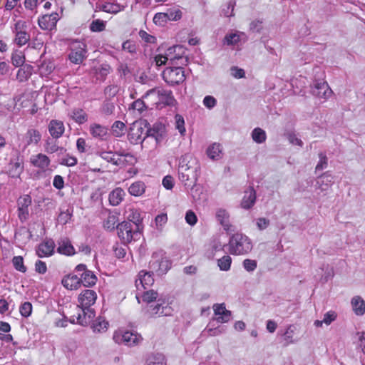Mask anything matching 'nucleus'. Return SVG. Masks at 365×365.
<instances>
[{"instance_id": "obj_1", "label": "nucleus", "mask_w": 365, "mask_h": 365, "mask_svg": "<svg viewBox=\"0 0 365 365\" xmlns=\"http://www.w3.org/2000/svg\"><path fill=\"white\" fill-rule=\"evenodd\" d=\"M178 175L182 182L188 180L197 182L200 175V165L197 160L190 155L182 156L179 163Z\"/></svg>"}, {"instance_id": "obj_2", "label": "nucleus", "mask_w": 365, "mask_h": 365, "mask_svg": "<svg viewBox=\"0 0 365 365\" xmlns=\"http://www.w3.org/2000/svg\"><path fill=\"white\" fill-rule=\"evenodd\" d=\"M228 251L232 255H246L252 248L253 244L250 238L242 233L233 234L228 242Z\"/></svg>"}, {"instance_id": "obj_3", "label": "nucleus", "mask_w": 365, "mask_h": 365, "mask_svg": "<svg viewBox=\"0 0 365 365\" xmlns=\"http://www.w3.org/2000/svg\"><path fill=\"white\" fill-rule=\"evenodd\" d=\"M171 265V261L162 250L153 252L149 262V269L158 276L165 274L170 269Z\"/></svg>"}, {"instance_id": "obj_4", "label": "nucleus", "mask_w": 365, "mask_h": 365, "mask_svg": "<svg viewBox=\"0 0 365 365\" xmlns=\"http://www.w3.org/2000/svg\"><path fill=\"white\" fill-rule=\"evenodd\" d=\"M149 123L147 120H137L133 123L128 133V139L131 144L142 143L146 138L145 129Z\"/></svg>"}, {"instance_id": "obj_5", "label": "nucleus", "mask_w": 365, "mask_h": 365, "mask_svg": "<svg viewBox=\"0 0 365 365\" xmlns=\"http://www.w3.org/2000/svg\"><path fill=\"white\" fill-rule=\"evenodd\" d=\"M133 227L131 222L126 221L118 223L116 226L118 236L123 243H130L140 237V232L134 230Z\"/></svg>"}, {"instance_id": "obj_6", "label": "nucleus", "mask_w": 365, "mask_h": 365, "mask_svg": "<svg viewBox=\"0 0 365 365\" xmlns=\"http://www.w3.org/2000/svg\"><path fill=\"white\" fill-rule=\"evenodd\" d=\"M163 78L170 86L178 85L185 79L184 68L180 66L167 68L163 72Z\"/></svg>"}, {"instance_id": "obj_7", "label": "nucleus", "mask_w": 365, "mask_h": 365, "mask_svg": "<svg viewBox=\"0 0 365 365\" xmlns=\"http://www.w3.org/2000/svg\"><path fill=\"white\" fill-rule=\"evenodd\" d=\"M143 339L138 333L133 331L115 332L113 340L118 344H123L128 346L138 344Z\"/></svg>"}, {"instance_id": "obj_8", "label": "nucleus", "mask_w": 365, "mask_h": 365, "mask_svg": "<svg viewBox=\"0 0 365 365\" xmlns=\"http://www.w3.org/2000/svg\"><path fill=\"white\" fill-rule=\"evenodd\" d=\"M86 45L83 42L76 41L71 45L68 58L75 64H81L86 58Z\"/></svg>"}, {"instance_id": "obj_9", "label": "nucleus", "mask_w": 365, "mask_h": 365, "mask_svg": "<svg viewBox=\"0 0 365 365\" xmlns=\"http://www.w3.org/2000/svg\"><path fill=\"white\" fill-rule=\"evenodd\" d=\"M147 314L150 317L170 316L172 314V308L166 304L165 301L158 299L155 305L148 304L147 307Z\"/></svg>"}, {"instance_id": "obj_10", "label": "nucleus", "mask_w": 365, "mask_h": 365, "mask_svg": "<svg viewBox=\"0 0 365 365\" xmlns=\"http://www.w3.org/2000/svg\"><path fill=\"white\" fill-rule=\"evenodd\" d=\"M146 94H156L158 97L159 105L170 106L173 105L175 101L173 93L170 90L160 88H155L149 90Z\"/></svg>"}, {"instance_id": "obj_11", "label": "nucleus", "mask_w": 365, "mask_h": 365, "mask_svg": "<svg viewBox=\"0 0 365 365\" xmlns=\"http://www.w3.org/2000/svg\"><path fill=\"white\" fill-rule=\"evenodd\" d=\"M24 160L20 156L12 158L8 168V174L11 178H19L24 172Z\"/></svg>"}, {"instance_id": "obj_12", "label": "nucleus", "mask_w": 365, "mask_h": 365, "mask_svg": "<svg viewBox=\"0 0 365 365\" xmlns=\"http://www.w3.org/2000/svg\"><path fill=\"white\" fill-rule=\"evenodd\" d=\"M19 217L21 222L26 220L29 215V207L31 205V197L24 195L17 201Z\"/></svg>"}, {"instance_id": "obj_13", "label": "nucleus", "mask_w": 365, "mask_h": 365, "mask_svg": "<svg viewBox=\"0 0 365 365\" xmlns=\"http://www.w3.org/2000/svg\"><path fill=\"white\" fill-rule=\"evenodd\" d=\"M312 93L319 98L327 99L332 93L328 83L323 81H316L312 88Z\"/></svg>"}, {"instance_id": "obj_14", "label": "nucleus", "mask_w": 365, "mask_h": 365, "mask_svg": "<svg viewBox=\"0 0 365 365\" xmlns=\"http://www.w3.org/2000/svg\"><path fill=\"white\" fill-rule=\"evenodd\" d=\"M59 19L58 14L56 12L51 14L42 16L38 20V26L43 30L51 31L56 27V24Z\"/></svg>"}, {"instance_id": "obj_15", "label": "nucleus", "mask_w": 365, "mask_h": 365, "mask_svg": "<svg viewBox=\"0 0 365 365\" xmlns=\"http://www.w3.org/2000/svg\"><path fill=\"white\" fill-rule=\"evenodd\" d=\"M97 294L91 289H85L78 296V302L81 309H88L96 302Z\"/></svg>"}, {"instance_id": "obj_16", "label": "nucleus", "mask_w": 365, "mask_h": 365, "mask_svg": "<svg viewBox=\"0 0 365 365\" xmlns=\"http://www.w3.org/2000/svg\"><path fill=\"white\" fill-rule=\"evenodd\" d=\"M55 242L52 239H47L42 242L36 249L38 257H50L54 253Z\"/></svg>"}, {"instance_id": "obj_17", "label": "nucleus", "mask_w": 365, "mask_h": 365, "mask_svg": "<svg viewBox=\"0 0 365 365\" xmlns=\"http://www.w3.org/2000/svg\"><path fill=\"white\" fill-rule=\"evenodd\" d=\"M30 163L33 166L45 172L50 165L51 160L45 154L38 153L31 156Z\"/></svg>"}, {"instance_id": "obj_18", "label": "nucleus", "mask_w": 365, "mask_h": 365, "mask_svg": "<svg viewBox=\"0 0 365 365\" xmlns=\"http://www.w3.org/2000/svg\"><path fill=\"white\" fill-rule=\"evenodd\" d=\"M153 274L150 269V271L141 270L138 273V278L135 280L136 287L139 289V286H141L145 289L151 286L154 282Z\"/></svg>"}, {"instance_id": "obj_19", "label": "nucleus", "mask_w": 365, "mask_h": 365, "mask_svg": "<svg viewBox=\"0 0 365 365\" xmlns=\"http://www.w3.org/2000/svg\"><path fill=\"white\" fill-rule=\"evenodd\" d=\"M256 192L252 187H250L245 191L243 198L241 201V207L243 209L252 208L256 202Z\"/></svg>"}, {"instance_id": "obj_20", "label": "nucleus", "mask_w": 365, "mask_h": 365, "mask_svg": "<svg viewBox=\"0 0 365 365\" xmlns=\"http://www.w3.org/2000/svg\"><path fill=\"white\" fill-rule=\"evenodd\" d=\"M48 132L53 138L58 139L65 130L64 124L58 120H51L48 126Z\"/></svg>"}, {"instance_id": "obj_21", "label": "nucleus", "mask_w": 365, "mask_h": 365, "mask_svg": "<svg viewBox=\"0 0 365 365\" xmlns=\"http://www.w3.org/2000/svg\"><path fill=\"white\" fill-rule=\"evenodd\" d=\"M129 154L115 155L111 151H103L100 153L101 158L118 166H122L125 165V160H123L121 156H127Z\"/></svg>"}, {"instance_id": "obj_22", "label": "nucleus", "mask_w": 365, "mask_h": 365, "mask_svg": "<svg viewBox=\"0 0 365 365\" xmlns=\"http://www.w3.org/2000/svg\"><path fill=\"white\" fill-rule=\"evenodd\" d=\"M41 140V134L39 130L34 128L29 129L24 135V140L25 147L31 145H37Z\"/></svg>"}, {"instance_id": "obj_23", "label": "nucleus", "mask_w": 365, "mask_h": 365, "mask_svg": "<svg viewBox=\"0 0 365 365\" xmlns=\"http://www.w3.org/2000/svg\"><path fill=\"white\" fill-rule=\"evenodd\" d=\"M216 218L226 232L233 231L232 229V226L230 223L229 214L225 210L219 209L216 212Z\"/></svg>"}, {"instance_id": "obj_24", "label": "nucleus", "mask_w": 365, "mask_h": 365, "mask_svg": "<svg viewBox=\"0 0 365 365\" xmlns=\"http://www.w3.org/2000/svg\"><path fill=\"white\" fill-rule=\"evenodd\" d=\"M182 46L175 45L167 49L165 56L169 57L168 60L170 61L171 64H174L175 60L182 58Z\"/></svg>"}, {"instance_id": "obj_25", "label": "nucleus", "mask_w": 365, "mask_h": 365, "mask_svg": "<svg viewBox=\"0 0 365 365\" xmlns=\"http://www.w3.org/2000/svg\"><path fill=\"white\" fill-rule=\"evenodd\" d=\"M57 252L62 255H73L75 254V250L71 242L67 238L61 239L58 241Z\"/></svg>"}, {"instance_id": "obj_26", "label": "nucleus", "mask_w": 365, "mask_h": 365, "mask_svg": "<svg viewBox=\"0 0 365 365\" xmlns=\"http://www.w3.org/2000/svg\"><path fill=\"white\" fill-rule=\"evenodd\" d=\"M317 183L322 191L327 190L334 183V177L329 172H326L319 178Z\"/></svg>"}, {"instance_id": "obj_27", "label": "nucleus", "mask_w": 365, "mask_h": 365, "mask_svg": "<svg viewBox=\"0 0 365 365\" xmlns=\"http://www.w3.org/2000/svg\"><path fill=\"white\" fill-rule=\"evenodd\" d=\"M94 317L95 311L91 307L88 309H82V314H78L77 322L82 326H86Z\"/></svg>"}, {"instance_id": "obj_28", "label": "nucleus", "mask_w": 365, "mask_h": 365, "mask_svg": "<svg viewBox=\"0 0 365 365\" xmlns=\"http://www.w3.org/2000/svg\"><path fill=\"white\" fill-rule=\"evenodd\" d=\"M19 67L20 68L17 71L16 78L20 82L26 81L32 75L34 67L29 64H25Z\"/></svg>"}, {"instance_id": "obj_29", "label": "nucleus", "mask_w": 365, "mask_h": 365, "mask_svg": "<svg viewBox=\"0 0 365 365\" xmlns=\"http://www.w3.org/2000/svg\"><path fill=\"white\" fill-rule=\"evenodd\" d=\"M351 304L353 311L356 315L361 316L365 313V302L361 297H354Z\"/></svg>"}, {"instance_id": "obj_30", "label": "nucleus", "mask_w": 365, "mask_h": 365, "mask_svg": "<svg viewBox=\"0 0 365 365\" xmlns=\"http://www.w3.org/2000/svg\"><path fill=\"white\" fill-rule=\"evenodd\" d=\"M207 156L212 160H217L222 157V146L219 143H213L207 149Z\"/></svg>"}, {"instance_id": "obj_31", "label": "nucleus", "mask_w": 365, "mask_h": 365, "mask_svg": "<svg viewBox=\"0 0 365 365\" xmlns=\"http://www.w3.org/2000/svg\"><path fill=\"white\" fill-rule=\"evenodd\" d=\"M124 196H125V192L122 188L117 187V188L114 189L109 194L110 204L113 206L118 205L123 200Z\"/></svg>"}, {"instance_id": "obj_32", "label": "nucleus", "mask_w": 365, "mask_h": 365, "mask_svg": "<svg viewBox=\"0 0 365 365\" xmlns=\"http://www.w3.org/2000/svg\"><path fill=\"white\" fill-rule=\"evenodd\" d=\"M81 283L85 287H92L96 284L97 282V277L92 271H86L80 274Z\"/></svg>"}, {"instance_id": "obj_33", "label": "nucleus", "mask_w": 365, "mask_h": 365, "mask_svg": "<svg viewBox=\"0 0 365 365\" xmlns=\"http://www.w3.org/2000/svg\"><path fill=\"white\" fill-rule=\"evenodd\" d=\"M81 284L80 277L77 275L68 276L62 279V284L68 289H76Z\"/></svg>"}, {"instance_id": "obj_34", "label": "nucleus", "mask_w": 365, "mask_h": 365, "mask_svg": "<svg viewBox=\"0 0 365 365\" xmlns=\"http://www.w3.org/2000/svg\"><path fill=\"white\" fill-rule=\"evenodd\" d=\"M146 186L142 181H135L128 187V192L135 197L141 196L145 191Z\"/></svg>"}, {"instance_id": "obj_35", "label": "nucleus", "mask_w": 365, "mask_h": 365, "mask_svg": "<svg viewBox=\"0 0 365 365\" xmlns=\"http://www.w3.org/2000/svg\"><path fill=\"white\" fill-rule=\"evenodd\" d=\"M108 322L101 317H98L95 319L91 325V328L93 332L101 333L104 332L108 329Z\"/></svg>"}, {"instance_id": "obj_36", "label": "nucleus", "mask_w": 365, "mask_h": 365, "mask_svg": "<svg viewBox=\"0 0 365 365\" xmlns=\"http://www.w3.org/2000/svg\"><path fill=\"white\" fill-rule=\"evenodd\" d=\"M90 133L93 138H103L107 135V128L100 124L93 123L90 125Z\"/></svg>"}, {"instance_id": "obj_37", "label": "nucleus", "mask_w": 365, "mask_h": 365, "mask_svg": "<svg viewBox=\"0 0 365 365\" xmlns=\"http://www.w3.org/2000/svg\"><path fill=\"white\" fill-rule=\"evenodd\" d=\"M16 37H15V43L19 46H22L29 42L30 40V35L25 31L19 30L18 24L16 25Z\"/></svg>"}, {"instance_id": "obj_38", "label": "nucleus", "mask_w": 365, "mask_h": 365, "mask_svg": "<svg viewBox=\"0 0 365 365\" xmlns=\"http://www.w3.org/2000/svg\"><path fill=\"white\" fill-rule=\"evenodd\" d=\"M126 131V125L120 120H116L111 126V133L113 136L120 138L124 135Z\"/></svg>"}, {"instance_id": "obj_39", "label": "nucleus", "mask_w": 365, "mask_h": 365, "mask_svg": "<svg viewBox=\"0 0 365 365\" xmlns=\"http://www.w3.org/2000/svg\"><path fill=\"white\" fill-rule=\"evenodd\" d=\"M71 117L78 124H83L88 120V115L81 108L73 109L71 112Z\"/></svg>"}, {"instance_id": "obj_40", "label": "nucleus", "mask_w": 365, "mask_h": 365, "mask_svg": "<svg viewBox=\"0 0 365 365\" xmlns=\"http://www.w3.org/2000/svg\"><path fill=\"white\" fill-rule=\"evenodd\" d=\"M118 221V217L116 214L110 212L106 219L103 221V227L108 231H113L115 227V224Z\"/></svg>"}, {"instance_id": "obj_41", "label": "nucleus", "mask_w": 365, "mask_h": 365, "mask_svg": "<svg viewBox=\"0 0 365 365\" xmlns=\"http://www.w3.org/2000/svg\"><path fill=\"white\" fill-rule=\"evenodd\" d=\"M251 135L253 141L258 144L264 143L267 139L266 132L260 128H254Z\"/></svg>"}, {"instance_id": "obj_42", "label": "nucleus", "mask_w": 365, "mask_h": 365, "mask_svg": "<svg viewBox=\"0 0 365 365\" xmlns=\"http://www.w3.org/2000/svg\"><path fill=\"white\" fill-rule=\"evenodd\" d=\"M232 262V257L228 255H224L223 257L218 259L217 261V264L220 270L224 272H227L230 269Z\"/></svg>"}, {"instance_id": "obj_43", "label": "nucleus", "mask_w": 365, "mask_h": 365, "mask_svg": "<svg viewBox=\"0 0 365 365\" xmlns=\"http://www.w3.org/2000/svg\"><path fill=\"white\" fill-rule=\"evenodd\" d=\"M147 365H166L165 357L163 354H153L148 356Z\"/></svg>"}, {"instance_id": "obj_44", "label": "nucleus", "mask_w": 365, "mask_h": 365, "mask_svg": "<svg viewBox=\"0 0 365 365\" xmlns=\"http://www.w3.org/2000/svg\"><path fill=\"white\" fill-rule=\"evenodd\" d=\"M232 317V312L229 310L222 312L221 315H217L210 322V326H215V322L217 324L228 322Z\"/></svg>"}, {"instance_id": "obj_45", "label": "nucleus", "mask_w": 365, "mask_h": 365, "mask_svg": "<svg viewBox=\"0 0 365 365\" xmlns=\"http://www.w3.org/2000/svg\"><path fill=\"white\" fill-rule=\"evenodd\" d=\"M45 151L47 153H54L58 150L63 151L64 150L63 148L59 147L55 142H53V139L48 138L46 140V143L44 145Z\"/></svg>"}, {"instance_id": "obj_46", "label": "nucleus", "mask_w": 365, "mask_h": 365, "mask_svg": "<svg viewBox=\"0 0 365 365\" xmlns=\"http://www.w3.org/2000/svg\"><path fill=\"white\" fill-rule=\"evenodd\" d=\"M165 13L168 21H178L182 18V11L177 7L169 9Z\"/></svg>"}, {"instance_id": "obj_47", "label": "nucleus", "mask_w": 365, "mask_h": 365, "mask_svg": "<svg viewBox=\"0 0 365 365\" xmlns=\"http://www.w3.org/2000/svg\"><path fill=\"white\" fill-rule=\"evenodd\" d=\"M25 57L21 51H16L11 55V63L15 67L24 65Z\"/></svg>"}, {"instance_id": "obj_48", "label": "nucleus", "mask_w": 365, "mask_h": 365, "mask_svg": "<svg viewBox=\"0 0 365 365\" xmlns=\"http://www.w3.org/2000/svg\"><path fill=\"white\" fill-rule=\"evenodd\" d=\"M12 264L14 267L19 272L25 273L26 272V267L24 264V258L21 256H15L12 259Z\"/></svg>"}, {"instance_id": "obj_49", "label": "nucleus", "mask_w": 365, "mask_h": 365, "mask_svg": "<svg viewBox=\"0 0 365 365\" xmlns=\"http://www.w3.org/2000/svg\"><path fill=\"white\" fill-rule=\"evenodd\" d=\"M128 219L130 222H132L135 227H138L142 220L140 212L135 209L130 210Z\"/></svg>"}, {"instance_id": "obj_50", "label": "nucleus", "mask_w": 365, "mask_h": 365, "mask_svg": "<svg viewBox=\"0 0 365 365\" xmlns=\"http://www.w3.org/2000/svg\"><path fill=\"white\" fill-rule=\"evenodd\" d=\"M115 110V105L113 103L110 102L108 100H106L101 108V111L102 113L106 115H110L113 113Z\"/></svg>"}, {"instance_id": "obj_51", "label": "nucleus", "mask_w": 365, "mask_h": 365, "mask_svg": "<svg viewBox=\"0 0 365 365\" xmlns=\"http://www.w3.org/2000/svg\"><path fill=\"white\" fill-rule=\"evenodd\" d=\"M96 73L103 80L110 71V66L108 64H102L99 67L96 68Z\"/></svg>"}, {"instance_id": "obj_52", "label": "nucleus", "mask_w": 365, "mask_h": 365, "mask_svg": "<svg viewBox=\"0 0 365 365\" xmlns=\"http://www.w3.org/2000/svg\"><path fill=\"white\" fill-rule=\"evenodd\" d=\"M175 128L178 130L181 135H184L186 130L185 128V120L182 115L177 114L175 116Z\"/></svg>"}, {"instance_id": "obj_53", "label": "nucleus", "mask_w": 365, "mask_h": 365, "mask_svg": "<svg viewBox=\"0 0 365 365\" xmlns=\"http://www.w3.org/2000/svg\"><path fill=\"white\" fill-rule=\"evenodd\" d=\"M319 160L315 168L316 171L322 170L325 169L328 165V158L326 155V153L322 152L319 153Z\"/></svg>"}, {"instance_id": "obj_54", "label": "nucleus", "mask_w": 365, "mask_h": 365, "mask_svg": "<svg viewBox=\"0 0 365 365\" xmlns=\"http://www.w3.org/2000/svg\"><path fill=\"white\" fill-rule=\"evenodd\" d=\"M158 297V292L151 289L145 292L142 296V299L143 302L148 303V304H151L150 303L155 301Z\"/></svg>"}, {"instance_id": "obj_55", "label": "nucleus", "mask_w": 365, "mask_h": 365, "mask_svg": "<svg viewBox=\"0 0 365 365\" xmlns=\"http://www.w3.org/2000/svg\"><path fill=\"white\" fill-rule=\"evenodd\" d=\"M242 266L247 272H252L257 267V262L255 259H245L242 262Z\"/></svg>"}, {"instance_id": "obj_56", "label": "nucleus", "mask_w": 365, "mask_h": 365, "mask_svg": "<svg viewBox=\"0 0 365 365\" xmlns=\"http://www.w3.org/2000/svg\"><path fill=\"white\" fill-rule=\"evenodd\" d=\"M106 28L105 23L100 19L94 20L90 24V30L93 32H101Z\"/></svg>"}, {"instance_id": "obj_57", "label": "nucleus", "mask_w": 365, "mask_h": 365, "mask_svg": "<svg viewBox=\"0 0 365 365\" xmlns=\"http://www.w3.org/2000/svg\"><path fill=\"white\" fill-rule=\"evenodd\" d=\"M101 11L115 14L119 11V6L111 3H105L99 6Z\"/></svg>"}, {"instance_id": "obj_58", "label": "nucleus", "mask_w": 365, "mask_h": 365, "mask_svg": "<svg viewBox=\"0 0 365 365\" xmlns=\"http://www.w3.org/2000/svg\"><path fill=\"white\" fill-rule=\"evenodd\" d=\"M294 334V327L292 325H290L287 327V330L283 334L284 339L286 341V345H288L289 344H292L294 342L293 340V336Z\"/></svg>"}, {"instance_id": "obj_59", "label": "nucleus", "mask_w": 365, "mask_h": 365, "mask_svg": "<svg viewBox=\"0 0 365 365\" xmlns=\"http://www.w3.org/2000/svg\"><path fill=\"white\" fill-rule=\"evenodd\" d=\"M159 126L154 125L153 128H149V125H147V128L145 129V135L148 137H153L158 141L159 136L161 137V134H159Z\"/></svg>"}, {"instance_id": "obj_60", "label": "nucleus", "mask_w": 365, "mask_h": 365, "mask_svg": "<svg viewBox=\"0 0 365 365\" xmlns=\"http://www.w3.org/2000/svg\"><path fill=\"white\" fill-rule=\"evenodd\" d=\"M19 312L22 317H29L32 312V304L29 302L23 303L19 307Z\"/></svg>"}, {"instance_id": "obj_61", "label": "nucleus", "mask_w": 365, "mask_h": 365, "mask_svg": "<svg viewBox=\"0 0 365 365\" xmlns=\"http://www.w3.org/2000/svg\"><path fill=\"white\" fill-rule=\"evenodd\" d=\"M240 41V36L235 34H227L224 39L223 43L227 46H232L237 44Z\"/></svg>"}, {"instance_id": "obj_62", "label": "nucleus", "mask_w": 365, "mask_h": 365, "mask_svg": "<svg viewBox=\"0 0 365 365\" xmlns=\"http://www.w3.org/2000/svg\"><path fill=\"white\" fill-rule=\"evenodd\" d=\"M168 21L167 16L165 12L157 13L153 17V22L156 25L164 26Z\"/></svg>"}, {"instance_id": "obj_63", "label": "nucleus", "mask_w": 365, "mask_h": 365, "mask_svg": "<svg viewBox=\"0 0 365 365\" xmlns=\"http://www.w3.org/2000/svg\"><path fill=\"white\" fill-rule=\"evenodd\" d=\"M77 162L78 160L76 157L67 155L64 158H61L60 164L68 167H72L76 165Z\"/></svg>"}, {"instance_id": "obj_64", "label": "nucleus", "mask_w": 365, "mask_h": 365, "mask_svg": "<svg viewBox=\"0 0 365 365\" xmlns=\"http://www.w3.org/2000/svg\"><path fill=\"white\" fill-rule=\"evenodd\" d=\"M202 103L208 109H212L217 105V100L212 96H206L203 98Z\"/></svg>"}]
</instances>
